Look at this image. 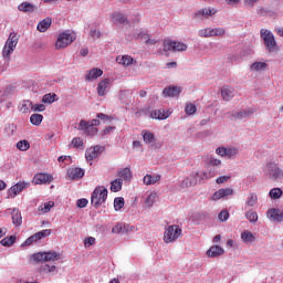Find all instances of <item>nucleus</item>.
<instances>
[{
  "label": "nucleus",
  "instance_id": "obj_1",
  "mask_svg": "<svg viewBox=\"0 0 283 283\" xmlns=\"http://www.w3.org/2000/svg\"><path fill=\"white\" fill-rule=\"evenodd\" d=\"M107 188L104 186H97L91 195V205L95 209H98L101 205H105L107 200Z\"/></svg>",
  "mask_w": 283,
  "mask_h": 283
},
{
  "label": "nucleus",
  "instance_id": "obj_2",
  "mask_svg": "<svg viewBox=\"0 0 283 283\" xmlns=\"http://www.w3.org/2000/svg\"><path fill=\"white\" fill-rule=\"evenodd\" d=\"M61 254L56 253V251H46V252H38L30 256V262H35V264H40V262H56L60 260Z\"/></svg>",
  "mask_w": 283,
  "mask_h": 283
},
{
  "label": "nucleus",
  "instance_id": "obj_3",
  "mask_svg": "<svg viewBox=\"0 0 283 283\" xmlns=\"http://www.w3.org/2000/svg\"><path fill=\"white\" fill-rule=\"evenodd\" d=\"M263 171L269 180H273L274 182L277 180H282L283 178L282 168H280V166L273 161L268 163Z\"/></svg>",
  "mask_w": 283,
  "mask_h": 283
},
{
  "label": "nucleus",
  "instance_id": "obj_4",
  "mask_svg": "<svg viewBox=\"0 0 283 283\" xmlns=\"http://www.w3.org/2000/svg\"><path fill=\"white\" fill-rule=\"evenodd\" d=\"M260 34L266 50L269 52H277V42L275 41V35H273V32L266 29H261Z\"/></svg>",
  "mask_w": 283,
  "mask_h": 283
},
{
  "label": "nucleus",
  "instance_id": "obj_5",
  "mask_svg": "<svg viewBox=\"0 0 283 283\" xmlns=\"http://www.w3.org/2000/svg\"><path fill=\"white\" fill-rule=\"evenodd\" d=\"M180 235H182V229H180V226H169L164 233V242H166V244H170L171 242H176Z\"/></svg>",
  "mask_w": 283,
  "mask_h": 283
},
{
  "label": "nucleus",
  "instance_id": "obj_6",
  "mask_svg": "<svg viewBox=\"0 0 283 283\" xmlns=\"http://www.w3.org/2000/svg\"><path fill=\"white\" fill-rule=\"evenodd\" d=\"M76 41V36L74 34L65 31L59 34L57 40L55 42L56 50H63L67 48V45H72Z\"/></svg>",
  "mask_w": 283,
  "mask_h": 283
},
{
  "label": "nucleus",
  "instance_id": "obj_7",
  "mask_svg": "<svg viewBox=\"0 0 283 283\" xmlns=\"http://www.w3.org/2000/svg\"><path fill=\"white\" fill-rule=\"evenodd\" d=\"M19 43V38L17 36L15 32H12L9 34V38L6 42V45L2 50V56L4 59H8L12 52H14V48H17V44Z\"/></svg>",
  "mask_w": 283,
  "mask_h": 283
},
{
  "label": "nucleus",
  "instance_id": "obj_8",
  "mask_svg": "<svg viewBox=\"0 0 283 283\" xmlns=\"http://www.w3.org/2000/svg\"><path fill=\"white\" fill-rule=\"evenodd\" d=\"M163 45L164 52H187V44L182 42L166 40Z\"/></svg>",
  "mask_w": 283,
  "mask_h": 283
},
{
  "label": "nucleus",
  "instance_id": "obj_9",
  "mask_svg": "<svg viewBox=\"0 0 283 283\" xmlns=\"http://www.w3.org/2000/svg\"><path fill=\"white\" fill-rule=\"evenodd\" d=\"M216 177V172L209 170V172H202L201 175H199V172H192L190 175V185H192V187H196L198 185V182L202 181V180H209L211 178Z\"/></svg>",
  "mask_w": 283,
  "mask_h": 283
},
{
  "label": "nucleus",
  "instance_id": "obj_10",
  "mask_svg": "<svg viewBox=\"0 0 283 283\" xmlns=\"http://www.w3.org/2000/svg\"><path fill=\"white\" fill-rule=\"evenodd\" d=\"M80 132H84L86 136H95V134H98V128L94 127L90 124V122L82 119L80 120V125L77 128Z\"/></svg>",
  "mask_w": 283,
  "mask_h": 283
},
{
  "label": "nucleus",
  "instance_id": "obj_11",
  "mask_svg": "<svg viewBox=\"0 0 283 283\" xmlns=\"http://www.w3.org/2000/svg\"><path fill=\"white\" fill-rule=\"evenodd\" d=\"M181 92H182V88H180L179 86H168L164 88L163 95H164V98H178Z\"/></svg>",
  "mask_w": 283,
  "mask_h": 283
},
{
  "label": "nucleus",
  "instance_id": "obj_12",
  "mask_svg": "<svg viewBox=\"0 0 283 283\" xmlns=\"http://www.w3.org/2000/svg\"><path fill=\"white\" fill-rule=\"evenodd\" d=\"M109 83H112V80L104 78L97 84V96H107V92H109Z\"/></svg>",
  "mask_w": 283,
  "mask_h": 283
},
{
  "label": "nucleus",
  "instance_id": "obj_13",
  "mask_svg": "<svg viewBox=\"0 0 283 283\" xmlns=\"http://www.w3.org/2000/svg\"><path fill=\"white\" fill-rule=\"evenodd\" d=\"M53 180L52 176L49 174H36L33 177V185H48Z\"/></svg>",
  "mask_w": 283,
  "mask_h": 283
},
{
  "label": "nucleus",
  "instance_id": "obj_14",
  "mask_svg": "<svg viewBox=\"0 0 283 283\" xmlns=\"http://www.w3.org/2000/svg\"><path fill=\"white\" fill-rule=\"evenodd\" d=\"M101 76H103V70L98 67H93L86 73L85 81H88L90 83L92 81H96V78H101Z\"/></svg>",
  "mask_w": 283,
  "mask_h": 283
},
{
  "label": "nucleus",
  "instance_id": "obj_15",
  "mask_svg": "<svg viewBox=\"0 0 283 283\" xmlns=\"http://www.w3.org/2000/svg\"><path fill=\"white\" fill-rule=\"evenodd\" d=\"M227 196H233L232 188H221L212 195V200H220L227 198Z\"/></svg>",
  "mask_w": 283,
  "mask_h": 283
},
{
  "label": "nucleus",
  "instance_id": "obj_16",
  "mask_svg": "<svg viewBox=\"0 0 283 283\" xmlns=\"http://www.w3.org/2000/svg\"><path fill=\"white\" fill-rule=\"evenodd\" d=\"M206 255L208 258H220V255H224V249L219 245H212L207 252Z\"/></svg>",
  "mask_w": 283,
  "mask_h": 283
},
{
  "label": "nucleus",
  "instance_id": "obj_17",
  "mask_svg": "<svg viewBox=\"0 0 283 283\" xmlns=\"http://www.w3.org/2000/svg\"><path fill=\"white\" fill-rule=\"evenodd\" d=\"M67 176L71 180H78L85 176V170L82 168H71L67 170Z\"/></svg>",
  "mask_w": 283,
  "mask_h": 283
},
{
  "label": "nucleus",
  "instance_id": "obj_18",
  "mask_svg": "<svg viewBox=\"0 0 283 283\" xmlns=\"http://www.w3.org/2000/svg\"><path fill=\"white\" fill-rule=\"evenodd\" d=\"M268 218L270 220H276V222H283V211L272 208L268 211Z\"/></svg>",
  "mask_w": 283,
  "mask_h": 283
},
{
  "label": "nucleus",
  "instance_id": "obj_19",
  "mask_svg": "<svg viewBox=\"0 0 283 283\" xmlns=\"http://www.w3.org/2000/svg\"><path fill=\"white\" fill-rule=\"evenodd\" d=\"M18 10L20 12H28L29 14H32V12H36V10H39V7L32 4L31 2H22L18 6Z\"/></svg>",
  "mask_w": 283,
  "mask_h": 283
},
{
  "label": "nucleus",
  "instance_id": "obj_20",
  "mask_svg": "<svg viewBox=\"0 0 283 283\" xmlns=\"http://www.w3.org/2000/svg\"><path fill=\"white\" fill-rule=\"evenodd\" d=\"M117 176L119 177V179L125 180V182H129L132 181L133 175H132V169L130 168H123L122 170H119L117 172Z\"/></svg>",
  "mask_w": 283,
  "mask_h": 283
},
{
  "label": "nucleus",
  "instance_id": "obj_21",
  "mask_svg": "<svg viewBox=\"0 0 283 283\" xmlns=\"http://www.w3.org/2000/svg\"><path fill=\"white\" fill-rule=\"evenodd\" d=\"M151 118H156L157 120H167L169 118V113L165 112V109H156L150 113Z\"/></svg>",
  "mask_w": 283,
  "mask_h": 283
},
{
  "label": "nucleus",
  "instance_id": "obj_22",
  "mask_svg": "<svg viewBox=\"0 0 283 283\" xmlns=\"http://www.w3.org/2000/svg\"><path fill=\"white\" fill-rule=\"evenodd\" d=\"M133 39H135L136 41H146V39H149V32L146 29L135 30L133 33Z\"/></svg>",
  "mask_w": 283,
  "mask_h": 283
},
{
  "label": "nucleus",
  "instance_id": "obj_23",
  "mask_svg": "<svg viewBox=\"0 0 283 283\" xmlns=\"http://www.w3.org/2000/svg\"><path fill=\"white\" fill-rule=\"evenodd\" d=\"M11 218L14 227H21V224H23V217H21V212L19 211V209H13Z\"/></svg>",
  "mask_w": 283,
  "mask_h": 283
},
{
  "label": "nucleus",
  "instance_id": "obj_24",
  "mask_svg": "<svg viewBox=\"0 0 283 283\" xmlns=\"http://www.w3.org/2000/svg\"><path fill=\"white\" fill-rule=\"evenodd\" d=\"M52 25V19L51 18H46V19H43L42 21H40L38 23V31L39 32H48L49 28Z\"/></svg>",
  "mask_w": 283,
  "mask_h": 283
},
{
  "label": "nucleus",
  "instance_id": "obj_25",
  "mask_svg": "<svg viewBox=\"0 0 283 283\" xmlns=\"http://www.w3.org/2000/svg\"><path fill=\"white\" fill-rule=\"evenodd\" d=\"M113 233H119L122 235H125V233H128L129 231V224L126 223H118L112 229Z\"/></svg>",
  "mask_w": 283,
  "mask_h": 283
},
{
  "label": "nucleus",
  "instance_id": "obj_26",
  "mask_svg": "<svg viewBox=\"0 0 283 283\" xmlns=\"http://www.w3.org/2000/svg\"><path fill=\"white\" fill-rule=\"evenodd\" d=\"M142 136L146 145H151V143H156V135H154V133H150L149 130H143Z\"/></svg>",
  "mask_w": 283,
  "mask_h": 283
},
{
  "label": "nucleus",
  "instance_id": "obj_27",
  "mask_svg": "<svg viewBox=\"0 0 283 283\" xmlns=\"http://www.w3.org/2000/svg\"><path fill=\"white\" fill-rule=\"evenodd\" d=\"M221 96L223 101H231L233 98V88L229 86H223L221 88Z\"/></svg>",
  "mask_w": 283,
  "mask_h": 283
},
{
  "label": "nucleus",
  "instance_id": "obj_28",
  "mask_svg": "<svg viewBox=\"0 0 283 283\" xmlns=\"http://www.w3.org/2000/svg\"><path fill=\"white\" fill-rule=\"evenodd\" d=\"M160 175H146L144 177V185H156L160 180Z\"/></svg>",
  "mask_w": 283,
  "mask_h": 283
},
{
  "label": "nucleus",
  "instance_id": "obj_29",
  "mask_svg": "<svg viewBox=\"0 0 283 283\" xmlns=\"http://www.w3.org/2000/svg\"><path fill=\"white\" fill-rule=\"evenodd\" d=\"M56 101H59V95H56L55 93H48L42 97V103H46L49 105H52V103H56Z\"/></svg>",
  "mask_w": 283,
  "mask_h": 283
},
{
  "label": "nucleus",
  "instance_id": "obj_30",
  "mask_svg": "<svg viewBox=\"0 0 283 283\" xmlns=\"http://www.w3.org/2000/svg\"><path fill=\"white\" fill-rule=\"evenodd\" d=\"M19 109L20 112H22V114H28V112L32 109V101L30 99L22 101L19 105Z\"/></svg>",
  "mask_w": 283,
  "mask_h": 283
},
{
  "label": "nucleus",
  "instance_id": "obj_31",
  "mask_svg": "<svg viewBox=\"0 0 283 283\" xmlns=\"http://www.w3.org/2000/svg\"><path fill=\"white\" fill-rule=\"evenodd\" d=\"M123 189V179H115L111 182V191L118 193Z\"/></svg>",
  "mask_w": 283,
  "mask_h": 283
},
{
  "label": "nucleus",
  "instance_id": "obj_32",
  "mask_svg": "<svg viewBox=\"0 0 283 283\" xmlns=\"http://www.w3.org/2000/svg\"><path fill=\"white\" fill-rule=\"evenodd\" d=\"M251 114H253V112H251V111H240L237 113H232L231 117L238 118V120H242L243 118H249V116H251Z\"/></svg>",
  "mask_w": 283,
  "mask_h": 283
},
{
  "label": "nucleus",
  "instance_id": "obj_33",
  "mask_svg": "<svg viewBox=\"0 0 283 283\" xmlns=\"http://www.w3.org/2000/svg\"><path fill=\"white\" fill-rule=\"evenodd\" d=\"M116 61L117 63H119V65L129 66L134 63V57L129 55H124L122 57H117Z\"/></svg>",
  "mask_w": 283,
  "mask_h": 283
},
{
  "label": "nucleus",
  "instance_id": "obj_34",
  "mask_svg": "<svg viewBox=\"0 0 283 283\" xmlns=\"http://www.w3.org/2000/svg\"><path fill=\"white\" fill-rule=\"evenodd\" d=\"M30 123H31V125L39 127V125H41V123H43V115L36 114V113L32 114L30 117Z\"/></svg>",
  "mask_w": 283,
  "mask_h": 283
},
{
  "label": "nucleus",
  "instance_id": "obj_35",
  "mask_svg": "<svg viewBox=\"0 0 283 283\" xmlns=\"http://www.w3.org/2000/svg\"><path fill=\"white\" fill-rule=\"evenodd\" d=\"M269 196L272 200H280L283 196L282 188H273L270 190Z\"/></svg>",
  "mask_w": 283,
  "mask_h": 283
},
{
  "label": "nucleus",
  "instance_id": "obj_36",
  "mask_svg": "<svg viewBox=\"0 0 283 283\" xmlns=\"http://www.w3.org/2000/svg\"><path fill=\"white\" fill-rule=\"evenodd\" d=\"M241 240L243 242H255V235L249 230H245L241 233Z\"/></svg>",
  "mask_w": 283,
  "mask_h": 283
},
{
  "label": "nucleus",
  "instance_id": "obj_37",
  "mask_svg": "<svg viewBox=\"0 0 283 283\" xmlns=\"http://www.w3.org/2000/svg\"><path fill=\"white\" fill-rule=\"evenodd\" d=\"M14 242H17V237L10 235V237L3 238L0 241V244H1V247H12V244H14Z\"/></svg>",
  "mask_w": 283,
  "mask_h": 283
},
{
  "label": "nucleus",
  "instance_id": "obj_38",
  "mask_svg": "<svg viewBox=\"0 0 283 283\" xmlns=\"http://www.w3.org/2000/svg\"><path fill=\"white\" fill-rule=\"evenodd\" d=\"M123 207H125V198L116 197L114 199V209H115V211H120V209H123Z\"/></svg>",
  "mask_w": 283,
  "mask_h": 283
},
{
  "label": "nucleus",
  "instance_id": "obj_39",
  "mask_svg": "<svg viewBox=\"0 0 283 283\" xmlns=\"http://www.w3.org/2000/svg\"><path fill=\"white\" fill-rule=\"evenodd\" d=\"M251 71L252 72H262V70H266V63L264 62H254L251 64Z\"/></svg>",
  "mask_w": 283,
  "mask_h": 283
},
{
  "label": "nucleus",
  "instance_id": "obj_40",
  "mask_svg": "<svg viewBox=\"0 0 283 283\" xmlns=\"http://www.w3.org/2000/svg\"><path fill=\"white\" fill-rule=\"evenodd\" d=\"M51 234H52V230L45 229V230L36 232L33 235L35 237V240L39 241V240H43V238H48Z\"/></svg>",
  "mask_w": 283,
  "mask_h": 283
},
{
  "label": "nucleus",
  "instance_id": "obj_41",
  "mask_svg": "<svg viewBox=\"0 0 283 283\" xmlns=\"http://www.w3.org/2000/svg\"><path fill=\"white\" fill-rule=\"evenodd\" d=\"M42 271H44V273H50V275H56L59 273L56 265H50V264L43 265Z\"/></svg>",
  "mask_w": 283,
  "mask_h": 283
},
{
  "label": "nucleus",
  "instance_id": "obj_42",
  "mask_svg": "<svg viewBox=\"0 0 283 283\" xmlns=\"http://www.w3.org/2000/svg\"><path fill=\"white\" fill-rule=\"evenodd\" d=\"M17 149H19L20 151H28V149H30V142L25 139L18 142Z\"/></svg>",
  "mask_w": 283,
  "mask_h": 283
},
{
  "label": "nucleus",
  "instance_id": "obj_43",
  "mask_svg": "<svg viewBox=\"0 0 283 283\" xmlns=\"http://www.w3.org/2000/svg\"><path fill=\"white\" fill-rule=\"evenodd\" d=\"M245 205H248V207H255V205H258V195L251 192L248 197Z\"/></svg>",
  "mask_w": 283,
  "mask_h": 283
},
{
  "label": "nucleus",
  "instance_id": "obj_44",
  "mask_svg": "<svg viewBox=\"0 0 283 283\" xmlns=\"http://www.w3.org/2000/svg\"><path fill=\"white\" fill-rule=\"evenodd\" d=\"M85 158L87 161H92L96 158H98V154H96V151L92 148H87L86 153H85Z\"/></svg>",
  "mask_w": 283,
  "mask_h": 283
},
{
  "label": "nucleus",
  "instance_id": "obj_45",
  "mask_svg": "<svg viewBox=\"0 0 283 283\" xmlns=\"http://www.w3.org/2000/svg\"><path fill=\"white\" fill-rule=\"evenodd\" d=\"M52 207H54V202L53 201H49L45 202L41 206H39V211H43V213H50V210L52 209Z\"/></svg>",
  "mask_w": 283,
  "mask_h": 283
},
{
  "label": "nucleus",
  "instance_id": "obj_46",
  "mask_svg": "<svg viewBox=\"0 0 283 283\" xmlns=\"http://www.w3.org/2000/svg\"><path fill=\"white\" fill-rule=\"evenodd\" d=\"M245 218L249 222L255 223L258 222V212L250 210L245 212Z\"/></svg>",
  "mask_w": 283,
  "mask_h": 283
},
{
  "label": "nucleus",
  "instance_id": "obj_47",
  "mask_svg": "<svg viewBox=\"0 0 283 283\" xmlns=\"http://www.w3.org/2000/svg\"><path fill=\"white\" fill-rule=\"evenodd\" d=\"M198 35L201 38V39H209L212 36V33H211V28H207V29H201L198 31Z\"/></svg>",
  "mask_w": 283,
  "mask_h": 283
},
{
  "label": "nucleus",
  "instance_id": "obj_48",
  "mask_svg": "<svg viewBox=\"0 0 283 283\" xmlns=\"http://www.w3.org/2000/svg\"><path fill=\"white\" fill-rule=\"evenodd\" d=\"M113 19L118 23H127V18L125 17V14L119 12L113 13Z\"/></svg>",
  "mask_w": 283,
  "mask_h": 283
},
{
  "label": "nucleus",
  "instance_id": "obj_49",
  "mask_svg": "<svg viewBox=\"0 0 283 283\" xmlns=\"http://www.w3.org/2000/svg\"><path fill=\"white\" fill-rule=\"evenodd\" d=\"M156 202V193H150L145 199V205L150 208L154 207V203Z\"/></svg>",
  "mask_w": 283,
  "mask_h": 283
},
{
  "label": "nucleus",
  "instance_id": "obj_50",
  "mask_svg": "<svg viewBox=\"0 0 283 283\" xmlns=\"http://www.w3.org/2000/svg\"><path fill=\"white\" fill-rule=\"evenodd\" d=\"M19 193H21V192H20L19 188L17 187V185H14L8 190L7 196H8V198H14V197L19 196Z\"/></svg>",
  "mask_w": 283,
  "mask_h": 283
},
{
  "label": "nucleus",
  "instance_id": "obj_51",
  "mask_svg": "<svg viewBox=\"0 0 283 283\" xmlns=\"http://www.w3.org/2000/svg\"><path fill=\"white\" fill-rule=\"evenodd\" d=\"M216 9H201V13H202V17H203V20L205 19H209V17H213V14H216Z\"/></svg>",
  "mask_w": 283,
  "mask_h": 283
},
{
  "label": "nucleus",
  "instance_id": "obj_52",
  "mask_svg": "<svg viewBox=\"0 0 283 283\" xmlns=\"http://www.w3.org/2000/svg\"><path fill=\"white\" fill-rule=\"evenodd\" d=\"M227 30L224 28H214L211 29L212 36H223L226 34Z\"/></svg>",
  "mask_w": 283,
  "mask_h": 283
},
{
  "label": "nucleus",
  "instance_id": "obj_53",
  "mask_svg": "<svg viewBox=\"0 0 283 283\" xmlns=\"http://www.w3.org/2000/svg\"><path fill=\"white\" fill-rule=\"evenodd\" d=\"M192 19H193V21H197L198 23H200L201 21H205V15H202L201 9L192 14Z\"/></svg>",
  "mask_w": 283,
  "mask_h": 283
},
{
  "label": "nucleus",
  "instance_id": "obj_54",
  "mask_svg": "<svg viewBox=\"0 0 283 283\" xmlns=\"http://www.w3.org/2000/svg\"><path fill=\"white\" fill-rule=\"evenodd\" d=\"M72 145L75 149H81V147H83V139H81V137H75L72 139Z\"/></svg>",
  "mask_w": 283,
  "mask_h": 283
},
{
  "label": "nucleus",
  "instance_id": "obj_55",
  "mask_svg": "<svg viewBox=\"0 0 283 283\" xmlns=\"http://www.w3.org/2000/svg\"><path fill=\"white\" fill-rule=\"evenodd\" d=\"M32 112H45V104H33L31 106Z\"/></svg>",
  "mask_w": 283,
  "mask_h": 283
},
{
  "label": "nucleus",
  "instance_id": "obj_56",
  "mask_svg": "<svg viewBox=\"0 0 283 283\" xmlns=\"http://www.w3.org/2000/svg\"><path fill=\"white\" fill-rule=\"evenodd\" d=\"M197 111V108H196V105H193V104H188V105H186V107H185V112H186V114H188V116H191V115H193V113Z\"/></svg>",
  "mask_w": 283,
  "mask_h": 283
},
{
  "label": "nucleus",
  "instance_id": "obj_57",
  "mask_svg": "<svg viewBox=\"0 0 283 283\" xmlns=\"http://www.w3.org/2000/svg\"><path fill=\"white\" fill-rule=\"evenodd\" d=\"M93 244H96V238L88 237L84 240V247L88 249V247H92Z\"/></svg>",
  "mask_w": 283,
  "mask_h": 283
},
{
  "label": "nucleus",
  "instance_id": "obj_58",
  "mask_svg": "<svg viewBox=\"0 0 283 283\" xmlns=\"http://www.w3.org/2000/svg\"><path fill=\"white\" fill-rule=\"evenodd\" d=\"M208 165L210 167H219V165H222V161L220 159L210 157L209 160H208Z\"/></svg>",
  "mask_w": 283,
  "mask_h": 283
},
{
  "label": "nucleus",
  "instance_id": "obj_59",
  "mask_svg": "<svg viewBox=\"0 0 283 283\" xmlns=\"http://www.w3.org/2000/svg\"><path fill=\"white\" fill-rule=\"evenodd\" d=\"M238 155V148H226V156L228 158H233V156Z\"/></svg>",
  "mask_w": 283,
  "mask_h": 283
},
{
  "label": "nucleus",
  "instance_id": "obj_60",
  "mask_svg": "<svg viewBox=\"0 0 283 283\" xmlns=\"http://www.w3.org/2000/svg\"><path fill=\"white\" fill-rule=\"evenodd\" d=\"M88 200L85 198L78 199L76 202V206L78 207V209H85V207H87L88 205Z\"/></svg>",
  "mask_w": 283,
  "mask_h": 283
},
{
  "label": "nucleus",
  "instance_id": "obj_61",
  "mask_svg": "<svg viewBox=\"0 0 283 283\" xmlns=\"http://www.w3.org/2000/svg\"><path fill=\"white\" fill-rule=\"evenodd\" d=\"M219 220L221 222H227L229 220V211L227 210H222L220 213H219Z\"/></svg>",
  "mask_w": 283,
  "mask_h": 283
},
{
  "label": "nucleus",
  "instance_id": "obj_62",
  "mask_svg": "<svg viewBox=\"0 0 283 283\" xmlns=\"http://www.w3.org/2000/svg\"><path fill=\"white\" fill-rule=\"evenodd\" d=\"M34 242H38L36 241V237L31 235L23 243H22V247H30V244H34Z\"/></svg>",
  "mask_w": 283,
  "mask_h": 283
},
{
  "label": "nucleus",
  "instance_id": "obj_63",
  "mask_svg": "<svg viewBox=\"0 0 283 283\" xmlns=\"http://www.w3.org/2000/svg\"><path fill=\"white\" fill-rule=\"evenodd\" d=\"M96 118H98L99 120H103L104 123H107V122L112 120L109 115H106V114H103V113H98L96 115Z\"/></svg>",
  "mask_w": 283,
  "mask_h": 283
},
{
  "label": "nucleus",
  "instance_id": "obj_64",
  "mask_svg": "<svg viewBox=\"0 0 283 283\" xmlns=\"http://www.w3.org/2000/svg\"><path fill=\"white\" fill-rule=\"evenodd\" d=\"M90 36L93 38L94 40L101 39V31H98L96 29H92L90 31Z\"/></svg>",
  "mask_w": 283,
  "mask_h": 283
}]
</instances>
